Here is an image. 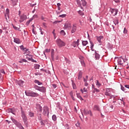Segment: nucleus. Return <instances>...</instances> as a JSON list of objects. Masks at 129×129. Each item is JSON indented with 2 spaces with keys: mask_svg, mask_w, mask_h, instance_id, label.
<instances>
[{
  "mask_svg": "<svg viewBox=\"0 0 129 129\" xmlns=\"http://www.w3.org/2000/svg\"><path fill=\"white\" fill-rule=\"evenodd\" d=\"M115 59L116 60L118 65H122L123 64L125 63L126 61H127V59H124L121 56L119 57H116L115 58Z\"/></svg>",
  "mask_w": 129,
  "mask_h": 129,
  "instance_id": "obj_1",
  "label": "nucleus"
},
{
  "mask_svg": "<svg viewBox=\"0 0 129 129\" xmlns=\"http://www.w3.org/2000/svg\"><path fill=\"white\" fill-rule=\"evenodd\" d=\"M25 94L27 96H31V97H38L39 95V94L33 91H25Z\"/></svg>",
  "mask_w": 129,
  "mask_h": 129,
  "instance_id": "obj_2",
  "label": "nucleus"
},
{
  "mask_svg": "<svg viewBox=\"0 0 129 129\" xmlns=\"http://www.w3.org/2000/svg\"><path fill=\"white\" fill-rule=\"evenodd\" d=\"M56 44L59 48H62V47H65V46H66V43L60 39H57L56 40Z\"/></svg>",
  "mask_w": 129,
  "mask_h": 129,
  "instance_id": "obj_3",
  "label": "nucleus"
},
{
  "mask_svg": "<svg viewBox=\"0 0 129 129\" xmlns=\"http://www.w3.org/2000/svg\"><path fill=\"white\" fill-rule=\"evenodd\" d=\"M43 114L49 117V108L47 106H44L43 108Z\"/></svg>",
  "mask_w": 129,
  "mask_h": 129,
  "instance_id": "obj_4",
  "label": "nucleus"
},
{
  "mask_svg": "<svg viewBox=\"0 0 129 129\" xmlns=\"http://www.w3.org/2000/svg\"><path fill=\"white\" fill-rule=\"evenodd\" d=\"M34 88L36 90H38V91H40V92H46V88L44 87H38V86H35Z\"/></svg>",
  "mask_w": 129,
  "mask_h": 129,
  "instance_id": "obj_5",
  "label": "nucleus"
},
{
  "mask_svg": "<svg viewBox=\"0 0 129 129\" xmlns=\"http://www.w3.org/2000/svg\"><path fill=\"white\" fill-rule=\"evenodd\" d=\"M21 116L23 118L24 122H27L28 121V118L26 116V114L25 113V111L22 110L21 111Z\"/></svg>",
  "mask_w": 129,
  "mask_h": 129,
  "instance_id": "obj_6",
  "label": "nucleus"
},
{
  "mask_svg": "<svg viewBox=\"0 0 129 129\" xmlns=\"http://www.w3.org/2000/svg\"><path fill=\"white\" fill-rule=\"evenodd\" d=\"M83 112L85 115H88V114H90V116H92V112L90 110H87L85 109L83 110Z\"/></svg>",
  "mask_w": 129,
  "mask_h": 129,
  "instance_id": "obj_7",
  "label": "nucleus"
},
{
  "mask_svg": "<svg viewBox=\"0 0 129 129\" xmlns=\"http://www.w3.org/2000/svg\"><path fill=\"white\" fill-rule=\"evenodd\" d=\"M110 11L113 16H116V15H117V13L118 12V10L117 9H111Z\"/></svg>",
  "mask_w": 129,
  "mask_h": 129,
  "instance_id": "obj_8",
  "label": "nucleus"
},
{
  "mask_svg": "<svg viewBox=\"0 0 129 129\" xmlns=\"http://www.w3.org/2000/svg\"><path fill=\"white\" fill-rule=\"evenodd\" d=\"M11 118L13 122H14V123L16 124V125H17V126H22V125L21 124V123H19V122H18L17 120L14 119L13 117H11Z\"/></svg>",
  "mask_w": 129,
  "mask_h": 129,
  "instance_id": "obj_9",
  "label": "nucleus"
},
{
  "mask_svg": "<svg viewBox=\"0 0 129 129\" xmlns=\"http://www.w3.org/2000/svg\"><path fill=\"white\" fill-rule=\"evenodd\" d=\"M25 20H27V15H25V14H23L22 16H20V22L22 23L24 22Z\"/></svg>",
  "mask_w": 129,
  "mask_h": 129,
  "instance_id": "obj_10",
  "label": "nucleus"
},
{
  "mask_svg": "<svg viewBox=\"0 0 129 129\" xmlns=\"http://www.w3.org/2000/svg\"><path fill=\"white\" fill-rule=\"evenodd\" d=\"M77 30V26H76V24H74L73 25L71 33L72 34H73L74 33H75V32H76Z\"/></svg>",
  "mask_w": 129,
  "mask_h": 129,
  "instance_id": "obj_11",
  "label": "nucleus"
},
{
  "mask_svg": "<svg viewBox=\"0 0 129 129\" xmlns=\"http://www.w3.org/2000/svg\"><path fill=\"white\" fill-rule=\"evenodd\" d=\"M16 83L19 85V86H21V87H23L24 86V81L22 80H19V81H16Z\"/></svg>",
  "mask_w": 129,
  "mask_h": 129,
  "instance_id": "obj_12",
  "label": "nucleus"
},
{
  "mask_svg": "<svg viewBox=\"0 0 129 129\" xmlns=\"http://www.w3.org/2000/svg\"><path fill=\"white\" fill-rule=\"evenodd\" d=\"M79 45V39H78L77 41H74L72 44L73 47L75 48V47H77Z\"/></svg>",
  "mask_w": 129,
  "mask_h": 129,
  "instance_id": "obj_13",
  "label": "nucleus"
},
{
  "mask_svg": "<svg viewBox=\"0 0 129 129\" xmlns=\"http://www.w3.org/2000/svg\"><path fill=\"white\" fill-rule=\"evenodd\" d=\"M64 28L68 30H70V29H71V24L69 23H66L64 25Z\"/></svg>",
  "mask_w": 129,
  "mask_h": 129,
  "instance_id": "obj_14",
  "label": "nucleus"
},
{
  "mask_svg": "<svg viewBox=\"0 0 129 129\" xmlns=\"http://www.w3.org/2000/svg\"><path fill=\"white\" fill-rule=\"evenodd\" d=\"M96 39L98 42H99V43H101V41L103 40V36H96Z\"/></svg>",
  "mask_w": 129,
  "mask_h": 129,
  "instance_id": "obj_15",
  "label": "nucleus"
},
{
  "mask_svg": "<svg viewBox=\"0 0 129 129\" xmlns=\"http://www.w3.org/2000/svg\"><path fill=\"white\" fill-rule=\"evenodd\" d=\"M36 108L37 109L38 111L42 112V106H41V105H40L39 104H37Z\"/></svg>",
  "mask_w": 129,
  "mask_h": 129,
  "instance_id": "obj_16",
  "label": "nucleus"
},
{
  "mask_svg": "<svg viewBox=\"0 0 129 129\" xmlns=\"http://www.w3.org/2000/svg\"><path fill=\"white\" fill-rule=\"evenodd\" d=\"M11 2L13 6H17V4H18V2H19V0H11Z\"/></svg>",
  "mask_w": 129,
  "mask_h": 129,
  "instance_id": "obj_17",
  "label": "nucleus"
},
{
  "mask_svg": "<svg viewBox=\"0 0 129 129\" xmlns=\"http://www.w3.org/2000/svg\"><path fill=\"white\" fill-rule=\"evenodd\" d=\"M100 57V55H99V54H98V53L96 52V51H95V57L96 60H98Z\"/></svg>",
  "mask_w": 129,
  "mask_h": 129,
  "instance_id": "obj_18",
  "label": "nucleus"
},
{
  "mask_svg": "<svg viewBox=\"0 0 129 129\" xmlns=\"http://www.w3.org/2000/svg\"><path fill=\"white\" fill-rule=\"evenodd\" d=\"M14 42H15V43H16V44H21V41L19 38H15Z\"/></svg>",
  "mask_w": 129,
  "mask_h": 129,
  "instance_id": "obj_19",
  "label": "nucleus"
},
{
  "mask_svg": "<svg viewBox=\"0 0 129 129\" xmlns=\"http://www.w3.org/2000/svg\"><path fill=\"white\" fill-rule=\"evenodd\" d=\"M94 110H97V111H100V109L99 108V106L97 105H95L94 107Z\"/></svg>",
  "mask_w": 129,
  "mask_h": 129,
  "instance_id": "obj_20",
  "label": "nucleus"
},
{
  "mask_svg": "<svg viewBox=\"0 0 129 129\" xmlns=\"http://www.w3.org/2000/svg\"><path fill=\"white\" fill-rule=\"evenodd\" d=\"M26 59H27V60H28L29 61H31V60L33 59V56H32V55H28L27 56Z\"/></svg>",
  "mask_w": 129,
  "mask_h": 129,
  "instance_id": "obj_21",
  "label": "nucleus"
},
{
  "mask_svg": "<svg viewBox=\"0 0 129 129\" xmlns=\"http://www.w3.org/2000/svg\"><path fill=\"white\" fill-rule=\"evenodd\" d=\"M28 115H29L30 117H34V114L33 112L29 111L28 112Z\"/></svg>",
  "mask_w": 129,
  "mask_h": 129,
  "instance_id": "obj_22",
  "label": "nucleus"
},
{
  "mask_svg": "<svg viewBox=\"0 0 129 129\" xmlns=\"http://www.w3.org/2000/svg\"><path fill=\"white\" fill-rule=\"evenodd\" d=\"M82 78V72L80 71L78 75V79L80 80Z\"/></svg>",
  "mask_w": 129,
  "mask_h": 129,
  "instance_id": "obj_23",
  "label": "nucleus"
},
{
  "mask_svg": "<svg viewBox=\"0 0 129 129\" xmlns=\"http://www.w3.org/2000/svg\"><path fill=\"white\" fill-rule=\"evenodd\" d=\"M34 82L35 83H36V84H38V85H42V84H43V83L38 80H35Z\"/></svg>",
  "mask_w": 129,
  "mask_h": 129,
  "instance_id": "obj_24",
  "label": "nucleus"
},
{
  "mask_svg": "<svg viewBox=\"0 0 129 129\" xmlns=\"http://www.w3.org/2000/svg\"><path fill=\"white\" fill-rule=\"evenodd\" d=\"M53 121H56L57 120V116L55 115H53L52 117Z\"/></svg>",
  "mask_w": 129,
  "mask_h": 129,
  "instance_id": "obj_25",
  "label": "nucleus"
},
{
  "mask_svg": "<svg viewBox=\"0 0 129 129\" xmlns=\"http://www.w3.org/2000/svg\"><path fill=\"white\" fill-rule=\"evenodd\" d=\"M99 90L96 89V88H94V90L93 91V93H97V92H99Z\"/></svg>",
  "mask_w": 129,
  "mask_h": 129,
  "instance_id": "obj_26",
  "label": "nucleus"
},
{
  "mask_svg": "<svg viewBox=\"0 0 129 129\" xmlns=\"http://www.w3.org/2000/svg\"><path fill=\"white\" fill-rule=\"evenodd\" d=\"M113 23H114V25H118V19H115L113 21Z\"/></svg>",
  "mask_w": 129,
  "mask_h": 129,
  "instance_id": "obj_27",
  "label": "nucleus"
},
{
  "mask_svg": "<svg viewBox=\"0 0 129 129\" xmlns=\"http://www.w3.org/2000/svg\"><path fill=\"white\" fill-rule=\"evenodd\" d=\"M82 44L83 46H86L88 44V42L87 41H83Z\"/></svg>",
  "mask_w": 129,
  "mask_h": 129,
  "instance_id": "obj_28",
  "label": "nucleus"
},
{
  "mask_svg": "<svg viewBox=\"0 0 129 129\" xmlns=\"http://www.w3.org/2000/svg\"><path fill=\"white\" fill-rule=\"evenodd\" d=\"M105 95H106V96H110V97H111V94H110V93H109L108 92H105Z\"/></svg>",
  "mask_w": 129,
  "mask_h": 129,
  "instance_id": "obj_29",
  "label": "nucleus"
},
{
  "mask_svg": "<svg viewBox=\"0 0 129 129\" xmlns=\"http://www.w3.org/2000/svg\"><path fill=\"white\" fill-rule=\"evenodd\" d=\"M32 21H33V18H31V19H30V20L27 21L26 22L27 26H29V25H30V23H31V22H32Z\"/></svg>",
  "mask_w": 129,
  "mask_h": 129,
  "instance_id": "obj_30",
  "label": "nucleus"
},
{
  "mask_svg": "<svg viewBox=\"0 0 129 129\" xmlns=\"http://www.w3.org/2000/svg\"><path fill=\"white\" fill-rule=\"evenodd\" d=\"M81 91L82 93H83L84 92H87V89L84 88L83 90H82V89H81Z\"/></svg>",
  "mask_w": 129,
  "mask_h": 129,
  "instance_id": "obj_31",
  "label": "nucleus"
},
{
  "mask_svg": "<svg viewBox=\"0 0 129 129\" xmlns=\"http://www.w3.org/2000/svg\"><path fill=\"white\" fill-rule=\"evenodd\" d=\"M77 96L78 98H79V99H80V100H83V98H82V97H81V96H80L79 94H77Z\"/></svg>",
  "mask_w": 129,
  "mask_h": 129,
  "instance_id": "obj_32",
  "label": "nucleus"
},
{
  "mask_svg": "<svg viewBox=\"0 0 129 129\" xmlns=\"http://www.w3.org/2000/svg\"><path fill=\"white\" fill-rule=\"evenodd\" d=\"M82 5L84 7H85L86 6V2H85V0H82Z\"/></svg>",
  "mask_w": 129,
  "mask_h": 129,
  "instance_id": "obj_33",
  "label": "nucleus"
},
{
  "mask_svg": "<svg viewBox=\"0 0 129 129\" xmlns=\"http://www.w3.org/2000/svg\"><path fill=\"white\" fill-rule=\"evenodd\" d=\"M88 80V76H86V78H84V82H87V81Z\"/></svg>",
  "mask_w": 129,
  "mask_h": 129,
  "instance_id": "obj_34",
  "label": "nucleus"
},
{
  "mask_svg": "<svg viewBox=\"0 0 129 129\" xmlns=\"http://www.w3.org/2000/svg\"><path fill=\"white\" fill-rule=\"evenodd\" d=\"M96 85L98 87H99L100 86H101V84H100L99 82L98 81H97Z\"/></svg>",
  "mask_w": 129,
  "mask_h": 129,
  "instance_id": "obj_35",
  "label": "nucleus"
},
{
  "mask_svg": "<svg viewBox=\"0 0 129 129\" xmlns=\"http://www.w3.org/2000/svg\"><path fill=\"white\" fill-rule=\"evenodd\" d=\"M81 63L82 66H83L84 67H85V62H84V61H83V60H81Z\"/></svg>",
  "mask_w": 129,
  "mask_h": 129,
  "instance_id": "obj_36",
  "label": "nucleus"
},
{
  "mask_svg": "<svg viewBox=\"0 0 129 129\" xmlns=\"http://www.w3.org/2000/svg\"><path fill=\"white\" fill-rule=\"evenodd\" d=\"M34 68H35V69H39V68H40V65H39V64H36V65L34 66Z\"/></svg>",
  "mask_w": 129,
  "mask_h": 129,
  "instance_id": "obj_37",
  "label": "nucleus"
},
{
  "mask_svg": "<svg viewBox=\"0 0 129 129\" xmlns=\"http://www.w3.org/2000/svg\"><path fill=\"white\" fill-rule=\"evenodd\" d=\"M52 34L53 35V37L54 39H56V33H55V29H54L53 31H52Z\"/></svg>",
  "mask_w": 129,
  "mask_h": 129,
  "instance_id": "obj_38",
  "label": "nucleus"
},
{
  "mask_svg": "<svg viewBox=\"0 0 129 129\" xmlns=\"http://www.w3.org/2000/svg\"><path fill=\"white\" fill-rule=\"evenodd\" d=\"M60 34H61V35H62L63 36H65V35H66L65 31H64V30H61L60 31Z\"/></svg>",
  "mask_w": 129,
  "mask_h": 129,
  "instance_id": "obj_39",
  "label": "nucleus"
},
{
  "mask_svg": "<svg viewBox=\"0 0 129 129\" xmlns=\"http://www.w3.org/2000/svg\"><path fill=\"white\" fill-rule=\"evenodd\" d=\"M9 112H11V113H13V114H15V113H14V111L13 110V109H9Z\"/></svg>",
  "mask_w": 129,
  "mask_h": 129,
  "instance_id": "obj_40",
  "label": "nucleus"
},
{
  "mask_svg": "<svg viewBox=\"0 0 129 129\" xmlns=\"http://www.w3.org/2000/svg\"><path fill=\"white\" fill-rule=\"evenodd\" d=\"M66 17V14H62L61 15L59 16V18H65Z\"/></svg>",
  "mask_w": 129,
  "mask_h": 129,
  "instance_id": "obj_41",
  "label": "nucleus"
},
{
  "mask_svg": "<svg viewBox=\"0 0 129 129\" xmlns=\"http://www.w3.org/2000/svg\"><path fill=\"white\" fill-rule=\"evenodd\" d=\"M52 86L53 87V88H56V87H57V85L55 84H52Z\"/></svg>",
  "mask_w": 129,
  "mask_h": 129,
  "instance_id": "obj_42",
  "label": "nucleus"
},
{
  "mask_svg": "<svg viewBox=\"0 0 129 129\" xmlns=\"http://www.w3.org/2000/svg\"><path fill=\"white\" fill-rule=\"evenodd\" d=\"M13 27L14 28V29H15V30H19V28L15 26L14 25L12 24Z\"/></svg>",
  "mask_w": 129,
  "mask_h": 129,
  "instance_id": "obj_43",
  "label": "nucleus"
},
{
  "mask_svg": "<svg viewBox=\"0 0 129 129\" xmlns=\"http://www.w3.org/2000/svg\"><path fill=\"white\" fill-rule=\"evenodd\" d=\"M111 90V89H106V92H110V90Z\"/></svg>",
  "mask_w": 129,
  "mask_h": 129,
  "instance_id": "obj_44",
  "label": "nucleus"
},
{
  "mask_svg": "<svg viewBox=\"0 0 129 129\" xmlns=\"http://www.w3.org/2000/svg\"><path fill=\"white\" fill-rule=\"evenodd\" d=\"M123 33H124V34H126V33H127V30H126L125 28L124 29Z\"/></svg>",
  "mask_w": 129,
  "mask_h": 129,
  "instance_id": "obj_45",
  "label": "nucleus"
},
{
  "mask_svg": "<svg viewBox=\"0 0 129 129\" xmlns=\"http://www.w3.org/2000/svg\"><path fill=\"white\" fill-rule=\"evenodd\" d=\"M66 61L68 64H70V60H68V59H66Z\"/></svg>",
  "mask_w": 129,
  "mask_h": 129,
  "instance_id": "obj_46",
  "label": "nucleus"
},
{
  "mask_svg": "<svg viewBox=\"0 0 129 129\" xmlns=\"http://www.w3.org/2000/svg\"><path fill=\"white\" fill-rule=\"evenodd\" d=\"M1 73H3V74H6V72H5V71L4 70H1Z\"/></svg>",
  "mask_w": 129,
  "mask_h": 129,
  "instance_id": "obj_47",
  "label": "nucleus"
},
{
  "mask_svg": "<svg viewBox=\"0 0 129 129\" xmlns=\"http://www.w3.org/2000/svg\"><path fill=\"white\" fill-rule=\"evenodd\" d=\"M45 52L46 53H49V52H50V49H46Z\"/></svg>",
  "mask_w": 129,
  "mask_h": 129,
  "instance_id": "obj_48",
  "label": "nucleus"
},
{
  "mask_svg": "<svg viewBox=\"0 0 129 129\" xmlns=\"http://www.w3.org/2000/svg\"><path fill=\"white\" fill-rule=\"evenodd\" d=\"M93 46H94V45L92 44L91 46V49L92 51H94V50L93 49Z\"/></svg>",
  "mask_w": 129,
  "mask_h": 129,
  "instance_id": "obj_49",
  "label": "nucleus"
},
{
  "mask_svg": "<svg viewBox=\"0 0 129 129\" xmlns=\"http://www.w3.org/2000/svg\"><path fill=\"white\" fill-rule=\"evenodd\" d=\"M36 18H38V15H34L33 17V19H36Z\"/></svg>",
  "mask_w": 129,
  "mask_h": 129,
  "instance_id": "obj_50",
  "label": "nucleus"
},
{
  "mask_svg": "<svg viewBox=\"0 0 129 129\" xmlns=\"http://www.w3.org/2000/svg\"><path fill=\"white\" fill-rule=\"evenodd\" d=\"M41 20H44V22H46L47 20H45V18L44 17H41Z\"/></svg>",
  "mask_w": 129,
  "mask_h": 129,
  "instance_id": "obj_51",
  "label": "nucleus"
},
{
  "mask_svg": "<svg viewBox=\"0 0 129 129\" xmlns=\"http://www.w3.org/2000/svg\"><path fill=\"white\" fill-rule=\"evenodd\" d=\"M42 25H43V26L45 27V28L47 27L46 23H43Z\"/></svg>",
  "mask_w": 129,
  "mask_h": 129,
  "instance_id": "obj_52",
  "label": "nucleus"
},
{
  "mask_svg": "<svg viewBox=\"0 0 129 129\" xmlns=\"http://www.w3.org/2000/svg\"><path fill=\"white\" fill-rule=\"evenodd\" d=\"M61 21H56L53 22V24H57V23H60Z\"/></svg>",
  "mask_w": 129,
  "mask_h": 129,
  "instance_id": "obj_53",
  "label": "nucleus"
},
{
  "mask_svg": "<svg viewBox=\"0 0 129 129\" xmlns=\"http://www.w3.org/2000/svg\"><path fill=\"white\" fill-rule=\"evenodd\" d=\"M124 87H126V88H128V89H129V85H125Z\"/></svg>",
  "mask_w": 129,
  "mask_h": 129,
  "instance_id": "obj_54",
  "label": "nucleus"
},
{
  "mask_svg": "<svg viewBox=\"0 0 129 129\" xmlns=\"http://www.w3.org/2000/svg\"><path fill=\"white\" fill-rule=\"evenodd\" d=\"M121 89L122 90V91H124V87L121 86Z\"/></svg>",
  "mask_w": 129,
  "mask_h": 129,
  "instance_id": "obj_55",
  "label": "nucleus"
},
{
  "mask_svg": "<svg viewBox=\"0 0 129 129\" xmlns=\"http://www.w3.org/2000/svg\"><path fill=\"white\" fill-rule=\"evenodd\" d=\"M85 86H88V84L87 83V82H85Z\"/></svg>",
  "mask_w": 129,
  "mask_h": 129,
  "instance_id": "obj_56",
  "label": "nucleus"
},
{
  "mask_svg": "<svg viewBox=\"0 0 129 129\" xmlns=\"http://www.w3.org/2000/svg\"><path fill=\"white\" fill-rule=\"evenodd\" d=\"M51 55H54V49L51 50Z\"/></svg>",
  "mask_w": 129,
  "mask_h": 129,
  "instance_id": "obj_57",
  "label": "nucleus"
},
{
  "mask_svg": "<svg viewBox=\"0 0 129 129\" xmlns=\"http://www.w3.org/2000/svg\"><path fill=\"white\" fill-rule=\"evenodd\" d=\"M70 95H71V97H72V96H73V92H70Z\"/></svg>",
  "mask_w": 129,
  "mask_h": 129,
  "instance_id": "obj_58",
  "label": "nucleus"
},
{
  "mask_svg": "<svg viewBox=\"0 0 129 129\" xmlns=\"http://www.w3.org/2000/svg\"><path fill=\"white\" fill-rule=\"evenodd\" d=\"M22 60V62H27V60H26L25 59H23Z\"/></svg>",
  "mask_w": 129,
  "mask_h": 129,
  "instance_id": "obj_59",
  "label": "nucleus"
},
{
  "mask_svg": "<svg viewBox=\"0 0 129 129\" xmlns=\"http://www.w3.org/2000/svg\"><path fill=\"white\" fill-rule=\"evenodd\" d=\"M57 6L58 7H60V6H61V4L60 3H57Z\"/></svg>",
  "mask_w": 129,
  "mask_h": 129,
  "instance_id": "obj_60",
  "label": "nucleus"
},
{
  "mask_svg": "<svg viewBox=\"0 0 129 129\" xmlns=\"http://www.w3.org/2000/svg\"><path fill=\"white\" fill-rule=\"evenodd\" d=\"M51 59L54 60V54L51 55Z\"/></svg>",
  "mask_w": 129,
  "mask_h": 129,
  "instance_id": "obj_61",
  "label": "nucleus"
},
{
  "mask_svg": "<svg viewBox=\"0 0 129 129\" xmlns=\"http://www.w3.org/2000/svg\"><path fill=\"white\" fill-rule=\"evenodd\" d=\"M2 33H3V30L0 29V35H2Z\"/></svg>",
  "mask_w": 129,
  "mask_h": 129,
  "instance_id": "obj_62",
  "label": "nucleus"
},
{
  "mask_svg": "<svg viewBox=\"0 0 129 129\" xmlns=\"http://www.w3.org/2000/svg\"><path fill=\"white\" fill-rule=\"evenodd\" d=\"M7 14H9L10 13V11L9 10V9H7Z\"/></svg>",
  "mask_w": 129,
  "mask_h": 129,
  "instance_id": "obj_63",
  "label": "nucleus"
},
{
  "mask_svg": "<svg viewBox=\"0 0 129 129\" xmlns=\"http://www.w3.org/2000/svg\"><path fill=\"white\" fill-rule=\"evenodd\" d=\"M76 126H79V123H76Z\"/></svg>",
  "mask_w": 129,
  "mask_h": 129,
  "instance_id": "obj_64",
  "label": "nucleus"
}]
</instances>
